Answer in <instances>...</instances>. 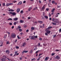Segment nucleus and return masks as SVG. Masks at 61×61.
I'll use <instances>...</instances> for the list:
<instances>
[{"mask_svg":"<svg viewBox=\"0 0 61 61\" xmlns=\"http://www.w3.org/2000/svg\"><path fill=\"white\" fill-rule=\"evenodd\" d=\"M16 34L12 33L11 34V37L12 38H15L16 37Z\"/></svg>","mask_w":61,"mask_h":61,"instance_id":"obj_1","label":"nucleus"},{"mask_svg":"<svg viewBox=\"0 0 61 61\" xmlns=\"http://www.w3.org/2000/svg\"><path fill=\"white\" fill-rule=\"evenodd\" d=\"M36 38H37V36H31L30 38V39L35 40Z\"/></svg>","mask_w":61,"mask_h":61,"instance_id":"obj_2","label":"nucleus"},{"mask_svg":"<svg viewBox=\"0 0 61 61\" xmlns=\"http://www.w3.org/2000/svg\"><path fill=\"white\" fill-rule=\"evenodd\" d=\"M9 13L10 14L12 15H16V13L15 12H9Z\"/></svg>","mask_w":61,"mask_h":61,"instance_id":"obj_3","label":"nucleus"},{"mask_svg":"<svg viewBox=\"0 0 61 61\" xmlns=\"http://www.w3.org/2000/svg\"><path fill=\"white\" fill-rule=\"evenodd\" d=\"M56 59H59L60 58V56H59L58 55L56 56Z\"/></svg>","mask_w":61,"mask_h":61,"instance_id":"obj_4","label":"nucleus"},{"mask_svg":"<svg viewBox=\"0 0 61 61\" xmlns=\"http://www.w3.org/2000/svg\"><path fill=\"white\" fill-rule=\"evenodd\" d=\"M1 60L2 61H6V59L4 58H2V59Z\"/></svg>","mask_w":61,"mask_h":61,"instance_id":"obj_5","label":"nucleus"},{"mask_svg":"<svg viewBox=\"0 0 61 61\" xmlns=\"http://www.w3.org/2000/svg\"><path fill=\"white\" fill-rule=\"evenodd\" d=\"M46 32L47 33L49 34H50V33H51V31L49 30H47L46 31Z\"/></svg>","mask_w":61,"mask_h":61,"instance_id":"obj_6","label":"nucleus"},{"mask_svg":"<svg viewBox=\"0 0 61 61\" xmlns=\"http://www.w3.org/2000/svg\"><path fill=\"white\" fill-rule=\"evenodd\" d=\"M40 9L41 11H44L45 10V8H40Z\"/></svg>","mask_w":61,"mask_h":61,"instance_id":"obj_7","label":"nucleus"},{"mask_svg":"<svg viewBox=\"0 0 61 61\" xmlns=\"http://www.w3.org/2000/svg\"><path fill=\"white\" fill-rule=\"evenodd\" d=\"M28 52V51H23L22 53V54H24V53H27Z\"/></svg>","mask_w":61,"mask_h":61,"instance_id":"obj_8","label":"nucleus"},{"mask_svg":"<svg viewBox=\"0 0 61 61\" xmlns=\"http://www.w3.org/2000/svg\"><path fill=\"white\" fill-rule=\"evenodd\" d=\"M8 11L9 12H14V10H12V9H10L9 10H8Z\"/></svg>","mask_w":61,"mask_h":61,"instance_id":"obj_9","label":"nucleus"},{"mask_svg":"<svg viewBox=\"0 0 61 61\" xmlns=\"http://www.w3.org/2000/svg\"><path fill=\"white\" fill-rule=\"evenodd\" d=\"M49 57H46L45 59V61H47L49 59Z\"/></svg>","mask_w":61,"mask_h":61,"instance_id":"obj_10","label":"nucleus"},{"mask_svg":"<svg viewBox=\"0 0 61 61\" xmlns=\"http://www.w3.org/2000/svg\"><path fill=\"white\" fill-rule=\"evenodd\" d=\"M20 9H19V8H18V9L17 10V13H18L19 12H20Z\"/></svg>","mask_w":61,"mask_h":61,"instance_id":"obj_11","label":"nucleus"},{"mask_svg":"<svg viewBox=\"0 0 61 61\" xmlns=\"http://www.w3.org/2000/svg\"><path fill=\"white\" fill-rule=\"evenodd\" d=\"M5 6L6 7H7V6H10L9 3H7L5 5Z\"/></svg>","mask_w":61,"mask_h":61,"instance_id":"obj_12","label":"nucleus"},{"mask_svg":"<svg viewBox=\"0 0 61 61\" xmlns=\"http://www.w3.org/2000/svg\"><path fill=\"white\" fill-rule=\"evenodd\" d=\"M22 4V2L21 1H20L18 4V5H21Z\"/></svg>","mask_w":61,"mask_h":61,"instance_id":"obj_13","label":"nucleus"},{"mask_svg":"<svg viewBox=\"0 0 61 61\" xmlns=\"http://www.w3.org/2000/svg\"><path fill=\"white\" fill-rule=\"evenodd\" d=\"M1 45H0V46H3L4 43L3 42H2V43H0Z\"/></svg>","mask_w":61,"mask_h":61,"instance_id":"obj_14","label":"nucleus"},{"mask_svg":"<svg viewBox=\"0 0 61 61\" xmlns=\"http://www.w3.org/2000/svg\"><path fill=\"white\" fill-rule=\"evenodd\" d=\"M10 51L8 50H6V51L5 52L6 53H8V54H9Z\"/></svg>","mask_w":61,"mask_h":61,"instance_id":"obj_15","label":"nucleus"},{"mask_svg":"<svg viewBox=\"0 0 61 61\" xmlns=\"http://www.w3.org/2000/svg\"><path fill=\"white\" fill-rule=\"evenodd\" d=\"M38 22L40 24H41L42 23H43V22L42 21H38Z\"/></svg>","mask_w":61,"mask_h":61,"instance_id":"obj_16","label":"nucleus"},{"mask_svg":"<svg viewBox=\"0 0 61 61\" xmlns=\"http://www.w3.org/2000/svg\"><path fill=\"white\" fill-rule=\"evenodd\" d=\"M51 28H52V26H49L47 28L49 30V29H51Z\"/></svg>","mask_w":61,"mask_h":61,"instance_id":"obj_17","label":"nucleus"},{"mask_svg":"<svg viewBox=\"0 0 61 61\" xmlns=\"http://www.w3.org/2000/svg\"><path fill=\"white\" fill-rule=\"evenodd\" d=\"M13 19L14 21H16L17 20V18H14Z\"/></svg>","mask_w":61,"mask_h":61,"instance_id":"obj_18","label":"nucleus"},{"mask_svg":"<svg viewBox=\"0 0 61 61\" xmlns=\"http://www.w3.org/2000/svg\"><path fill=\"white\" fill-rule=\"evenodd\" d=\"M55 9L54 8L51 11V12H54V11H55Z\"/></svg>","mask_w":61,"mask_h":61,"instance_id":"obj_19","label":"nucleus"},{"mask_svg":"<svg viewBox=\"0 0 61 61\" xmlns=\"http://www.w3.org/2000/svg\"><path fill=\"white\" fill-rule=\"evenodd\" d=\"M25 45H26V44L24 42L23 44V46H25Z\"/></svg>","mask_w":61,"mask_h":61,"instance_id":"obj_20","label":"nucleus"},{"mask_svg":"<svg viewBox=\"0 0 61 61\" xmlns=\"http://www.w3.org/2000/svg\"><path fill=\"white\" fill-rule=\"evenodd\" d=\"M32 9V8H29L28 9L29 11H30V10Z\"/></svg>","mask_w":61,"mask_h":61,"instance_id":"obj_21","label":"nucleus"},{"mask_svg":"<svg viewBox=\"0 0 61 61\" xmlns=\"http://www.w3.org/2000/svg\"><path fill=\"white\" fill-rule=\"evenodd\" d=\"M52 24L53 25H56V24L55 23H54V22H52Z\"/></svg>","mask_w":61,"mask_h":61,"instance_id":"obj_22","label":"nucleus"},{"mask_svg":"<svg viewBox=\"0 0 61 61\" xmlns=\"http://www.w3.org/2000/svg\"><path fill=\"white\" fill-rule=\"evenodd\" d=\"M19 31L20 32H22V29H19Z\"/></svg>","mask_w":61,"mask_h":61,"instance_id":"obj_23","label":"nucleus"},{"mask_svg":"<svg viewBox=\"0 0 61 61\" xmlns=\"http://www.w3.org/2000/svg\"><path fill=\"white\" fill-rule=\"evenodd\" d=\"M35 28H34V27H32L31 28V30H34L35 29Z\"/></svg>","mask_w":61,"mask_h":61,"instance_id":"obj_24","label":"nucleus"},{"mask_svg":"<svg viewBox=\"0 0 61 61\" xmlns=\"http://www.w3.org/2000/svg\"><path fill=\"white\" fill-rule=\"evenodd\" d=\"M6 36H7V35H5L4 36V38L5 39L6 38Z\"/></svg>","mask_w":61,"mask_h":61,"instance_id":"obj_25","label":"nucleus"},{"mask_svg":"<svg viewBox=\"0 0 61 61\" xmlns=\"http://www.w3.org/2000/svg\"><path fill=\"white\" fill-rule=\"evenodd\" d=\"M20 23H24V21L22 20H20Z\"/></svg>","mask_w":61,"mask_h":61,"instance_id":"obj_26","label":"nucleus"},{"mask_svg":"<svg viewBox=\"0 0 61 61\" xmlns=\"http://www.w3.org/2000/svg\"><path fill=\"white\" fill-rule=\"evenodd\" d=\"M44 17L46 19H47V18H48V16H45Z\"/></svg>","mask_w":61,"mask_h":61,"instance_id":"obj_27","label":"nucleus"},{"mask_svg":"<svg viewBox=\"0 0 61 61\" xmlns=\"http://www.w3.org/2000/svg\"><path fill=\"white\" fill-rule=\"evenodd\" d=\"M23 12H24L23 11V10H21L20 11V13L21 14H23Z\"/></svg>","mask_w":61,"mask_h":61,"instance_id":"obj_28","label":"nucleus"},{"mask_svg":"<svg viewBox=\"0 0 61 61\" xmlns=\"http://www.w3.org/2000/svg\"><path fill=\"white\" fill-rule=\"evenodd\" d=\"M19 48V46H16V49H18Z\"/></svg>","mask_w":61,"mask_h":61,"instance_id":"obj_29","label":"nucleus"},{"mask_svg":"<svg viewBox=\"0 0 61 61\" xmlns=\"http://www.w3.org/2000/svg\"><path fill=\"white\" fill-rule=\"evenodd\" d=\"M18 29H20V28H21V26H18Z\"/></svg>","mask_w":61,"mask_h":61,"instance_id":"obj_30","label":"nucleus"},{"mask_svg":"<svg viewBox=\"0 0 61 61\" xmlns=\"http://www.w3.org/2000/svg\"><path fill=\"white\" fill-rule=\"evenodd\" d=\"M16 24H17V23H16V22H15L14 23V25H16Z\"/></svg>","mask_w":61,"mask_h":61,"instance_id":"obj_31","label":"nucleus"},{"mask_svg":"<svg viewBox=\"0 0 61 61\" xmlns=\"http://www.w3.org/2000/svg\"><path fill=\"white\" fill-rule=\"evenodd\" d=\"M43 55V53H40L39 54V56H41V55Z\"/></svg>","mask_w":61,"mask_h":61,"instance_id":"obj_32","label":"nucleus"},{"mask_svg":"<svg viewBox=\"0 0 61 61\" xmlns=\"http://www.w3.org/2000/svg\"><path fill=\"white\" fill-rule=\"evenodd\" d=\"M9 41H7V42L6 44L7 45H8V44H9Z\"/></svg>","mask_w":61,"mask_h":61,"instance_id":"obj_33","label":"nucleus"},{"mask_svg":"<svg viewBox=\"0 0 61 61\" xmlns=\"http://www.w3.org/2000/svg\"><path fill=\"white\" fill-rule=\"evenodd\" d=\"M13 5V3H9V5Z\"/></svg>","mask_w":61,"mask_h":61,"instance_id":"obj_34","label":"nucleus"},{"mask_svg":"<svg viewBox=\"0 0 61 61\" xmlns=\"http://www.w3.org/2000/svg\"><path fill=\"white\" fill-rule=\"evenodd\" d=\"M59 33H61V28L59 29Z\"/></svg>","mask_w":61,"mask_h":61,"instance_id":"obj_35","label":"nucleus"},{"mask_svg":"<svg viewBox=\"0 0 61 61\" xmlns=\"http://www.w3.org/2000/svg\"><path fill=\"white\" fill-rule=\"evenodd\" d=\"M7 33L9 35H10V32H9L8 31L7 32Z\"/></svg>","mask_w":61,"mask_h":61,"instance_id":"obj_36","label":"nucleus"},{"mask_svg":"<svg viewBox=\"0 0 61 61\" xmlns=\"http://www.w3.org/2000/svg\"><path fill=\"white\" fill-rule=\"evenodd\" d=\"M56 36V35H53V37L55 38V37Z\"/></svg>","mask_w":61,"mask_h":61,"instance_id":"obj_37","label":"nucleus"},{"mask_svg":"<svg viewBox=\"0 0 61 61\" xmlns=\"http://www.w3.org/2000/svg\"><path fill=\"white\" fill-rule=\"evenodd\" d=\"M43 45H44V46H46V43H43Z\"/></svg>","mask_w":61,"mask_h":61,"instance_id":"obj_38","label":"nucleus"},{"mask_svg":"<svg viewBox=\"0 0 61 61\" xmlns=\"http://www.w3.org/2000/svg\"><path fill=\"white\" fill-rule=\"evenodd\" d=\"M42 57V56H39V57H38V58H39L40 59V58H41V57Z\"/></svg>","mask_w":61,"mask_h":61,"instance_id":"obj_39","label":"nucleus"},{"mask_svg":"<svg viewBox=\"0 0 61 61\" xmlns=\"http://www.w3.org/2000/svg\"><path fill=\"white\" fill-rule=\"evenodd\" d=\"M36 59L35 58H33V59H32L31 60V61H33V60H35Z\"/></svg>","mask_w":61,"mask_h":61,"instance_id":"obj_40","label":"nucleus"},{"mask_svg":"<svg viewBox=\"0 0 61 61\" xmlns=\"http://www.w3.org/2000/svg\"><path fill=\"white\" fill-rule=\"evenodd\" d=\"M3 6H5V3H4L3 4Z\"/></svg>","mask_w":61,"mask_h":61,"instance_id":"obj_41","label":"nucleus"},{"mask_svg":"<svg viewBox=\"0 0 61 61\" xmlns=\"http://www.w3.org/2000/svg\"><path fill=\"white\" fill-rule=\"evenodd\" d=\"M8 20H12V19L11 18H9L8 19Z\"/></svg>","mask_w":61,"mask_h":61,"instance_id":"obj_42","label":"nucleus"},{"mask_svg":"<svg viewBox=\"0 0 61 61\" xmlns=\"http://www.w3.org/2000/svg\"><path fill=\"white\" fill-rule=\"evenodd\" d=\"M17 2V1L16 0H15V1H14L12 2V3H16Z\"/></svg>","mask_w":61,"mask_h":61,"instance_id":"obj_43","label":"nucleus"},{"mask_svg":"<svg viewBox=\"0 0 61 61\" xmlns=\"http://www.w3.org/2000/svg\"><path fill=\"white\" fill-rule=\"evenodd\" d=\"M52 3L53 4H54V3H55V1H52Z\"/></svg>","mask_w":61,"mask_h":61,"instance_id":"obj_44","label":"nucleus"},{"mask_svg":"<svg viewBox=\"0 0 61 61\" xmlns=\"http://www.w3.org/2000/svg\"><path fill=\"white\" fill-rule=\"evenodd\" d=\"M22 57H20L19 58V59L20 60H22Z\"/></svg>","mask_w":61,"mask_h":61,"instance_id":"obj_45","label":"nucleus"},{"mask_svg":"<svg viewBox=\"0 0 61 61\" xmlns=\"http://www.w3.org/2000/svg\"><path fill=\"white\" fill-rule=\"evenodd\" d=\"M39 51H36V54H37V53L38 52H39Z\"/></svg>","mask_w":61,"mask_h":61,"instance_id":"obj_46","label":"nucleus"},{"mask_svg":"<svg viewBox=\"0 0 61 61\" xmlns=\"http://www.w3.org/2000/svg\"><path fill=\"white\" fill-rule=\"evenodd\" d=\"M39 40L40 41H42V39L41 38H40L39 39Z\"/></svg>","mask_w":61,"mask_h":61,"instance_id":"obj_47","label":"nucleus"},{"mask_svg":"<svg viewBox=\"0 0 61 61\" xmlns=\"http://www.w3.org/2000/svg\"><path fill=\"white\" fill-rule=\"evenodd\" d=\"M27 27V26L26 25H25L24 26V28H26V27Z\"/></svg>","mask_w":61,"mask_h":61,"instance_id":"obj_48","label":"nucleus"},{"mask_svg":"<svg viewBox=\"0 0 61 61\" xmlns=\"http://www.w3.org/2000/svg\"><path fill=\"white\" fill-rule=\"evenodd\" d=\"M17 37L18 39H20V37H19V36H17Z\"/></svg>","mask_w":61,"mask_h":61,"instance_id":"obj_49","label":"nucleus"},{"mask_svg":"<svg viewBox=\"0 0 61 61\" xmlns=\"http://www.w3.org/2000/svg\"><path fill=\"white\" fill-rule=\"evenodd\" d=\"M55 54L54 53H52L51 54V55L52 56H54V55H55Z\"/></svg>","mask_w":61,"mask_h":61,"instance_id":"obj_50","label":"nucleus"},{"mask_svg":"<svg viewBox=\"0 0 61 61\" xmlns=\"http://www.w3.org/2000/svg\"><path fill=\"white\" fill-rule=\"evenodd\" d=\"M38 46H40V43H39L38 45Z\"/></svg>","mask_w":61,"mask_h":61,"instance_id":"obj_51","label":"nucleus"},{"mask_svg":"<svg viewBox=\"0 0 61 61\" xmlns=\"http://www.w3.org/2000/svg\"><path fill=\"white\" fill-rule=\"evenodd\" d=\"M33 53V50H30V53Z\"/></svg>","mask_w":61,"mask_h":61,"instance_id":"obj_52","label":"nucleus"},{"mask_svg":"<svg viewBox=\"0 0 61 61\" xmlns=\"http://www.w3.org/2000/svg\"><path fill=\"white\" fill-rule=\"evenodd\" d=\"M54 18H53L52 19V21H53V22H54Z\"/></svg>","mask_w":61,"mask_h":61,"instance_id":"obj_53","label":"nucleus"},{"mask_svg":"<svg viewBox=\"0 0 61 61\" xmlns=\"http://www.w3.org/2000/svg\"><path fill=\"white\" fill-rule=\"evenodd\" d=\"M10 25H12V23H9Z\"/></svg>","mask_w":61,"mask_h":61,"instance_id":"obj_54","label":"nucleus"},{"mask_svg":"<svg viewBox=\"0 0 61 61\" xmlns=\"http://www.w3.org/2000/svg\"><path fill=\"white\" fill-rule=\"evenodd\" d=\"M46 11H48L49 10V9L48 8H47L46 9Z\"/></svg>","mask_w":61,"mask_h":61,"instance_id":"obj_55","label":"nucleus"},{"mask_svg":"<svg viewBox=\"0 0 61 61\" xmlns=\"http://www.w3.org/2000/svg\"><path fill=\"white\" fill-rule=\"evenodd\" d=\"M56 52H58V51H59V50H56Z\"/></svg>","mask_w":61,"mask_h":61,"instance_id":"obj_56","label":"nucleus"},{"mask_svg":"<svg viewBox=\"0 0 61 61\" xmlns=\"http://www.w3.org/2000/svg\"><path fill=\"white\" fill-rule=\"evenodd\" d=\"M45 35L46 36H47V35H48V34H47V33H45Z\"/></svg>","mask_w":61,"mask_h":61,"instance_id":"obj_57","label":"nucleus"},{"mask_svg":"<svg viewBox=\"0 0 61 61\" xmlns=\"http://www.w3.org/2000/svg\"><path fill=\"white\" fill-rule=\"evenodd\" d=\"M37 23H38L36 21L34 23H35V24H37Z\"/></svg>","mask_w":61,"mask_h":61,"instance_id":"obj_58","label":"nucleus"},{"mask_svg":"<svg viewBox=\"0 0 61 61\" xmlns=\"http://www.w3.org/2000/svg\"><path fill=\"white\" fill-rule=\"evenodd\" d=\"M14 28V26H12V27H11V28L12 29H13V28Z\"/></svg>","mask_w":61,"mask_h":61,"instance_id":"obj_59","label":"nucleus"},{"mask_svg":"<svg viewBox=\"0 0 61 61\" xmlns=\"http://www.w3.org/2000/svg\"><path fill=\"white\" fill-rule=\"evenodd\" d=\"M17 51H16L15 52V53L16 54H17Z\"/></svg>","mask_w":61,"mask_h":61,"instance_id":"obj_60","label":"nucleus"},{"mask_svg":"<svg viewBox=\"0 0 61 61\" xmlns=\"http://www.w3.org/2000/svg\"><path fill=\"white\" fill-rule=\"evenodd\" d=\"M39 2L40 3V4H41V1L40 0H39Z\"/></svg>","mask_w":61,"mask_h":61,"instance_id":"obj_61","label":"nucleus"},{"mask_svg":"<svg viewBox=\"0 0 61 61\" xmlns=\"http://www.w3.org/2000/svg\"><path fill=\"white\" fill-rule=\"evenodd\" d=\"M23 3H24V4L25 3H26V1H24L23 2Z\"/></svg>","mask_w":61,"mask_h":61,"instance_id":"obj_62","label":"nucleus"},{"mask_svg":"<svg viewBox=\"0 0 61 61\" xmlns=\"http://www.w3.org/2000/svg\"><path fill=\"white\" fill-rule=\"evenodd\" d=\"M23 34V33L21 32L20 33V35H22Z\"/></svg>","mask_w":61,"mask_h":61,"instance_id":"obj_63","label":"nucleus"},{"mask_svg":"<svg viewBox=\"0 0 61 61\" xmlns=\"http://www.w3.org/2000/svg\"><path fill=\"white\" fill-rule=\"evenodd\" d=\"M45 13H44L43 14V15L44 16H45Z\"/></svg>","mask_w":61,"mask_h":61,"instance_id":"obj_64","label":"nucleus"}]
</instances>
